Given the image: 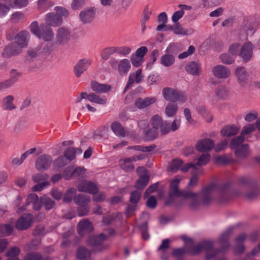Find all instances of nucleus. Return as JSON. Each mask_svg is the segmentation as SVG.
<instances>
[{
	"label": "nucleus",
	"mask_w": 260,
	"mask_h": 260,
	"mask_svg": "<svg viewBox=\"0 0 260 260\" xmlns=\"http://www.w3.org/2000/svg\"><path fill=\"white\" fill-rule=\"evenodd\" d=\"M182 176H177L170 183V196L182 197L189 207L193 209L199 207L201 203L207 204L212 199V195L216 193L224 196L228 190L230 184L225 183L217 188L214 185H211L204 188L201 192L195 193L191 191L184 192L179 189V184L183 179Z\"/></svg>",
	"instance_id": "nucleus-1"
},
{
	"label": "nucleus",
	"mask_w": 260,
	"mask_h": 260,
	"mask_svg": "<svg viewBox=\"0 0 260 260\" xmlns=\"http://www.w3.org/2000/svg\"><path fill=\"white\" fill-rule=\"evenodd\" d=\"M233 231V228H230L220 235L218 240L220 245L219 250L211 251L213 247L214 242L211 240H207L199 243L194 247L195 253H199L203 250H205L206 251V258L207 259H210L214 258L219 251H225L230 247L228 240Z\"/></svg>",
	"instance_id": "nucleus-2"
},
{
	"label": "nucleus",
	"mask_w": 260,
	"mask_h": 260,
	"mask_svg": "<svg viewBox=\"0 0 260 260\" xmlns=\"http://www.w3.org/2000/svg\"><path fill=\"white\" fill-rule=\"evenodd\" d=\"M30 30L36 37L45 42H50L54 39L52 28L45 23L39 26L37 21H33L30 25Z\"/></svg>",
	"instance_id": "nucleus-3"
},
{
	"label": "nucleus",
	"mask_w": 260,
	"mask_h": 260,
	"mask_svg": "<svg viewBox=\"0 0 260 260\" xmlns=\"http://www.w3.org/2000/svg\"><path fill=\"white\" fill-rule=\"evenodd\" d=\"M87 99L91 103L101 105H105L107 102V99L105 96H100L94 93L87 94V92H82L79 95L77 96L76 103H80L83 99Z\"/></svg>",
	"instance_id": "nucleus-4"
},
{
	"label": "nucleus",
	"mask_w": 260,
	"mask_h": 260,
	"mask_svg": "<svg viewBox=\"0 0 260 260\" xmlns=\"http://www.w3.org/2000/svg\"><path fill=\"white\" fill-rule=\"evenodd\" d=\"M71 38V32L64 27H60L56 30L54 43L57 45L66 44Z\"/></svg>",
	"instance_id": "nucleus-5"
},
{
	"label": "nucleus",
	"mask_w": 260,
	"mask_h": 260,
	"mask_svg": "<svg viewBox=\"0 0 260 260\" xmlns=\"http://www.w3.org/2000/svg\"><path fill=\"white\" fill-rule=\"evenodd\" d=\"M190 168H193V170L197 169L194 164L192 163L183 164V161L179 159H173L170 162L169 166V169L172 172H176L180 170L182 172H186Z\"/></svg>",
	"instance_id": "nucleus-6"
},
{
	"label": "nucleus",
	"mask_w": 260,
	"mask_h": 260,
	"mask_svg": "<svg viewBox=\"0 0 260 260\" xmlns=\"http://www.w3.org/2000/svg\"><path fill=\"white\" fill-rule=\"evenodd\" d=\"M163 120L161 117L156 114L152 117L151 119V124L152 126V129L147 131L145 133V136L149 139H153L156 137L157 131Z\"/></svg>",
	"instance_id": "nucleus-7"
},
{
	"label": "nucleus",
	"mask_w": 260,
	"mask_h": 260,
	"mask_svg": "<svg viewBox=\"0 0 260 260\" xmlns=\"http://www.w3.org/2000/svg\"><path fill=\"white\" fill-rule=\"evenodd\" d=\"M106 239V236L101 234L98 236H91L89 238L87 243L92 246L94 250L101 251L107 248V246L103 244L104 240Z\"/></svg>",
	"instance_id": "nucleus-8"
},
{
	"label": "nucleus",
	"mask_w": 260,
	"mask_h": 260,
	"mask_svg": "<svg viewBox=\"0 0 260 260\" xmlns=\"http://www.w3.org/2000/svg\"><path fill=\"white\" fill-rule=\"evenodd\" d=\"M52 162L51 156L43 154L40 156L36 161V168L38 170H46L48 169Z\"/></svg>",
	"instance_id": "nucleus-9"
},
{
	"label": "nucleus",
	"mask_w": 260,
	"mask_h": 260,
	"mask_svg": "<svg viewBox=\"0 0 260 260\" xmlns=\"http://www.w3.org/2000/svg\"><path fill=\"white\" fill-rule=\"evenodd\" d=\"M33 216L30 214L22 216L17 221L15 226L19 230H24L32 223Z\"/></svg>",
	"instance_id": "nucleus-10"
},
{
	"label": "nucleus",
	"mask_w": 260,
	"mask_h": 260,
	"mask_svg": "<svg viewBox=\"0 0 260 260\" xmlns=\"http://www.w3.org/2000/svg\"><path fill=\"white\" fill-rule=\"evenodd\" d=\"M253 45L250 42L245 43L241 47L239 56L243 61L247 62L249 61L253 55Z\"/></svg>",
	"instance_id": "nucleus-11"
},
{
	"label": "nucleus",
	"mask_w": 260,
	"mask_h": 260,
	"mask_svg": "<svg viewBox=\"0 0 260 260\" xmlns=\"http://www.w3.org/2000/svg\"><path fill=\"white\" fill-rule=\"evenodd\" d=\"M172 45H169L166 50V53L161 56L160 58V63L165 67H170L175 62V56L170 54L172 51Z\"/></svg>",
	"instance_id": "nucleus-12"
},
{
	"label": "nucleus",
	"mask_w": 260,
	"mask_h": 260,
	"mask_svg": "<svg viewBox=\"0 0 260 260\" xmlns=\"http://www.w3.org/2000/svg\"><path fill=\"white\" fill-rule=\"evenodd\" d=\"M213 75L218 79H226L231 75L229 69L222 65H217L212 68Z\"/></svg>",
	"instance_id": "nucleus-13"
},
{
	"label": "nucleus",
	"mask_w": 260,
	"mask_h": 260,
	"mask_svg": "<svg viewBox=\"0 0 260 260\" xmlns=\"http://www.w3.org/2000/svg\"><path fill=\"white\" fill-rule=\"evenodd\" d=\"M45 20L46 24L50 27H57L62 23L61 16L54 13H48L45 16Z\"/></svg>",
	"instance_id": "nucleus-14"
},
{
	"label": "nucleus",
	"mask_w": 260,
	"mask_h": 260,
	"mask_svg": "<svg viewBox=\"0 0 260 260\" xmlns=\"http://www.w3.org/2000/svg\"><path fill=\"white\" fill-rule=\"evenodd\" d=\"M214 146V142L210 139H203L199 140L196 148L200 152H203L211 150Z\"/></svg>",
	"instance_id": "nucleus-15"
},
{
	"label": "nucleus",
	"mask_w": 260,
	"mask_h": 260,
	"mask_svg": "<svg viewBox=\"0 0 260 260\" xmlns=\"http://www.w3.org/2000/svg\"><path fill=\"white\" fill-rule=\"evenodd\" d=\"M142 159L141 156H133L129 158H125L120 159L119 165L120 168L125 171H132L134 169V166L133 165V161Z\"/></svg>",
	"instance_id": "nucleus-16"
},
{
	"label": "nucleus",
	"mask_w": 260,
	"mask_h": 260,
	"mask_svg": "<svg viewBox=\"0 0 260 260\" xmlns=\"http://www.w3.org/2000/svg\"><path fill=\"white\" fill-rule=\"evenodd\" d=\"M77 188L79 191L86 192L91 194L96 193L99 189L95 183L86 181L79 184Z\"/></svg>",
	"instance_id": "nucleus-17"
},
{
	"label": "nucleus",
	"mask_w": 260,
	"mask_h": 260,
	"mask_svg": "<svg viewBox=\"0 0 260 260\" xmlns=\"http://www.w3.org/2000/svg\"><path fill=\"white\" fill-rule=\"evenodd\" d=\"M29 38L30 35L27 31H21L16 36V41L14 43H17L18 49L21 50L23 48L27 46Z\"/></svg>",
	"instance_id": "nucleus-18"
},
{
	"label": "nucleus",
	"mask_w": 260,
	"mask_h": 260,
	"mask_svg": "<svg viewBox=\"0 0 260 260\" xmlns=\"http://www.w3.org/2000/svg\"><path fill=\"white\" fill-rule=\"evenodd\" d=\"M91 64V61L89 59H83L78 61L74 67V73L77 77L86 71Z\"/></svg>",
	"instance_id": "nucleus-19"
},
{
	"label": "nucleus",
	"mask_w": 260,
	"mask_h": 260,
	"mask_svg": "<svg viewBox=\"0 0 260 260\" xmlns=\"http://www.w3.org/2000/svg\"><path fill=\"white\" fill-rule=\"evenodd\" d=\"M95 10L93 8H88L81 11L79 17L83 23H90L94 18Z\"/></svg>",
	"instance_id": "nucleus-20"
},
{
	"label": "nucleus",
	"mask_w": 260,
	"mask_h": 260,
	"mask_svg": "<svg viewBox=\"0 0 260 260\" xmlns=\"http://www.w3.org/2000/svg\"><path fill=\"white\" fill-rule=\"evenodd\" d=\"M93 230L91 222L88 219H84L80 221L78 225V231L80 235H84L91 232Z\"/></svg>",
	"instance_id": "nucleus-21"
},
{
	"label": "nucleus",
	"mask_w": 260,
	"mask_h": 260,
	"mask_svg": "<svg viewBox=\"0 0 260 260\" xmlns=\"http://www.w3.org/2000/svg\"><path fill=\"white\" fill-rule=\"evenodd\" d=\"M144 76L142 74V70L138 69L135 73L131 74L127 81L126 88L131 87L134 83H139L143 81Z\"/></svg>",
	"instance_id": "nucleus-22"
},
{
	"label": "nucleus",
	"mask_w": 260,
	"mask_h": 260,
	"mask_svg": "<svg viewBox=\"0 0 260 260\" xmlns=\"http://www.w3.org/2000/svg\"><path fill=\"white\" fill-rule=\"evenodd\" d=\"M26 201V205H28L31 204L33 209L36 211L39 210L42 206L41 198L39 199L36 193L29 194L27 198Z\"/></svg>",
	"instance_id": "nucleus-23"
},
{
	"label": "nucleus",
	"mask_w": 260,
	"mask_h": 260,
	"mask_svg": "<svg viewBox=\"0 0 260 260\" xmlns=\"http://www.w3.org/2000/svg\"><path fill=\"white\" fill-rule=\"evenodd\" d=\"M156 101V99L154 97L139 98L136 100L135 105L139 109H143L155 103Z\"/></svg>",
	"instance_id": "nucleus-24"
},
{
	"label": "nucleus",
	"mask_w": 260,
	"mask_h": 260,
	"mask_svg": "<svg viewBox=\"0 0 260 260\" xmlns=\"http://www.w3.org/2000/svg\"><path fill=\"white\" fill-rule=\"evenodd\" d=\"M14 97L8 95L2 100V107L5 110L12 111L16 109V106L14 104Z\"/></svg>",
	"instance_id": "nucleus-25"
},
{
	"label": "nucleus",
	"mask_w": 260,
	"mask_h": 260,
	"mask_svg": "<svg viewBox=\"0 0 260 260\" xmlns=\"http://www.w3.org/2000/svg\"><path fill=\"white\" fill-rule=\"evenodd\" d=\"M131 65L128 59L124 58L120 60L117 65V71L120 75H126L130 70Z\"/></svg>",
	"instance_id": "nucleus-26"
},
{
	"label": "nucleus",
	"mask_w": 260,
	"mask_h": 260,
	"mask_svg": "<svg viewBox=\"0 0 260 260\" xmlns=\"http://www.w3.org/2000/svg\"><path fill=\"white\" fill-rule=\"evenodd\" d=\"M20 51L17 47V44L12 43L5 47L3 55L5 57H10L18 54Z\"/></svg>",
	"instance_id": "nucleus-27"
},
{
	"label": "nucleus",
	"mask_w": 260,
	"mask_h": 260,
	"mask_svg": "<svg viewBox=\"0 0 260 260\" xmlns=\"http://www.w3.org/2000/svg\"><path fill=\"white\" fill-rule=\"evenodd\" d=\"M92 90L96 92L106 93L111 89V86L105 84H100L96 81H92L90 84Z\"/></svg>",
	"instance_id": "nucleus-28"
},
{
	"label": "nucleus",
	"mask_w": 260,
	"mask_h": 260,
	"mask_svg": "<svg viewBox=\"0 0 260 260\" xmlns=\"http://www.w3.org/2000/svg\"><path fill=\"white\" fill-rule=\"evenodd\" d=\"M239 128L234 125H228L224 126L220 131L221 135L223 137H231L236 135Z\"/></svg>",
	"instance_id": "nucleus-29"
},
{
	"label": "nucleus",
	"mask_w": 260,
	"mask_h": 260,
	"mask_svg": "<svg viewBox=\"0 0 260 260\" xmlns=\"http://www.w3.org/2000/svg\"><path fill=\"white\" fill-rule=\"evenodd\" d=\"M250 153L249 146L247 144L241 145L235 149V153L237 157L239 158H246Z\"/></svg>",
	"instance_id": "nucleus-30"
},
{
	"label": "nucleus",
	"mask_w": 260,
	"mask_h": 260,
	"mask_svg": "<svg viewBox=\"0 0 260 260\" xmlns=\"http://www.w3.org/2000/svg\"><path fill=\"white\" fill-rule=\"evenodd\" d=\"M177 89L171 87H165L162 89L164 99L167 101L174 102Z\"/></svg>",
	"instance_id": "nucleus-31"
},
{
	"label": "nucleus",
	"mask_w": 260,
	"mask_h": 260,
	"mask_svg": "<svg viewBox=\"0 0 260 260\" xmlns=\"http://www.w3.org/2000/svg\"><path fill=\"white\" fill-rule=\"evenodd\" d=\"M178 110V106L177 104L169 102L165 107V113L167 117L171 118L176 115Z\"/></svg>",
	"instance_id": "nucleus-32"
},
{
	"label": "nucleus",
	"mask_w": 260,
	"mask_h": 260,
	"mask_svg": "<svg viewBox=\"0 0 260 260\" xmlns=\"http://www.w3.org/2000/svg\"><path fill=\"white\" fill-rule=\"evenodd\" d=\"M171 29L175 34L178 35L186 36L191 35L193 32V30L192 29L185 28L182 27L179 23H176Z\"/></svg>",
	"instance_id": "nucleus-33"
},
{
	"label": "nucleus",
	"mask_w": 260,
	"mask_h": 260,
	"mask_svg": "<svg viewBox=\"0 0 260 260\" xmlns=\"http://www.w3.org/2000/svg\"><path fill=\"white\" fill-rule=\"evenodd\" d=\"M21 75V73L20 72L14 69L10 71V78L5 81L7 88L12 86L15 83H16L20 77Z\"/></svg>",
	"instance_id": "nucleus-34"
},
{
	"label": "nucleus",
	"mask_w": 260,
	"mask_h": 260,
	"mask_svg": "<svg viewBox=\"0 0 260 260\" xmlns=\"http://www.w3.org/2000/svg\"><path fill=\"white\" fill-rule=\"evenodd\" d=\"M235 74L240 84H244L247 81L246 71L243 67H238L235 70Z\"/></svg>",
	"instance_id": "nucleus-35"
},
{
	"label": "nucleus",
	"mask_w": 260,
	"mask_h": 260,
	"mask_svg": "<svg viewBox=\"0 0 260 260\" xmlns=\"http://www.w3.org/2000/svg\"><path fill=\"white\" fill-rule=\"evenodd\" d=\"M185 69L187 73L193 76H198L200 74L199 64L195 61H191L187 63Z\"/></svg>",
	"instance_id": "nucleus-36"
},
{
	"label": "nucleus",
	"mask_w": 260,
	"mask_h": 260,
	"mask_svg": "<svg viewBox=\"0 0 260 260\" xmlns=\"http://www.w3.org/2000/svg\"><path fill=\"white\" fill-rule=\"evenodd\" d=\"M13 7V0H5L0 2V16H4Z\"/></svg>",
	"instance_id": "nucleus-37"
},
{
	"label": "nucleus",
	"mask_w": 260,
	"mask_h": 260,
	"mask_svg": "<svg viewBox=\"0 0 260 260\" xmlns=\"http://www.w3.org/2000/svg\"><path fill=\"white\" fill-rule=\"evenodd\" d=\"M91 201L90 197L88 196L78 194L74 198L76 204L80 207L87 205Z\"/></svg>",
	"instance_id": "nucleus-38"
},
{
	"label": "nucleus",
	"mask_w": 260,
	"mask_h": 260,
	"mask_svg": "<svg viewBox=\"0 0 260 260\" xmlns=\"http://www.w3.org/2000/svg\"><path fill=\"white\" fill-rule=\"evenodd\" d=\"M111 129L113 133L118 137H122L125 135V132L121 124L118 122H114L111 124Z\"/></svg>",
	"instance_id": "nucleus-39"
},
{
	"label": "nucleus",
	"mask_w": 260,
	"mask_h": 260,
	"mask_svg": "<svg viewBox=\"0 0 260 260\" xmlns=\"http://www.w3.org/2000/svg\"><path fill=\"white\" fill-rule=\"evenodd\" d=\"M91 252L84 247H80L77 251V257L80 260H87L90 257Z\"/></svg>",
	"instance_id": "nucleus-40"
},
{
	"label": "nucleus",
	"mask_w": 260,
	"mask_h": 260,
	"mask_svg": "<svg viewBox=\"0 0 260 260\" xmlns=\"http://www.w3.org/2000/svg\"><path fill=\"white\" fill-rule=\"evenodd\" d=\"M216 94L218 98L226 99L230 96V91L228 88L222 86L217 89Z\"/></svg>",
	"instance_id": "nucleus-41"
},
{
	"label": "nucleus",
	"mask_w": 260,
	"mask_h": 260,
	"mask_svg": "<svg viewBox=\"0 0 260 260\" xmlns=\"http://www.w3.org/2000/svg\"><path fill=\"white\" fill-rule=\"evenodd\" d=\"M149 182V178L147 174L142 175L140 178L137 181L135 187L138 189H143L148 184Z\"/></svg>",
	"instance_id": "nucleus-42"
},
{
	"label": "nucleus",
	"mask_w": 260,
	"mask_h": 260,
	"mask_svg": "<svg viewBox=\"0 0 260 260\" xmlns=\"http://www.w3.org/2000/svg\"><path fill=\"white\" fill-rule=\"evenodd\" d=\"M116 47H110L104 49L101 52V57L107 60L111 55L116 53Z\"/></svg>",
	"instance_id": "nucleus-43"
},
{
	"label": "nucleus",
	"mask_w": 260,
	"mask_h": 260,
	"mask_svg": "<svg viewBox=\"0 0 260 260\" xmlns=\"http://www.w3.org/2000/svg\"><path fill=\"white\" fill-rule=\"evenodd\" d=\"M151 15V11L149 10L148 7H145L143 13V16L141 20V25L142 31H144L146 28V23L149 19Z\"/></svg>",
	"instance_id": "nucleus-44"
},
{
	"label": "nucleus",
	"mask_w": 260,
	"mask_h": 260,
	"mask_svg": "<svg viewBox=\"0 0 260 260\" xmlns=\"http://www.w3.org/2000/svg\"><path fill=\"white\" fill-rule=\"evenodd\" d=\"M41 201L42 205L44 206L45 209L47 210L52 209L55 205V203L54 201L45 196L41 197Z\"/></svg>",
	"instance_id": "nucleus-45"
},
{
	"label": "nucleus",
	"mask_w": 260,
	"mask_h": 260,
	"mask_svg": "<svg viewBox=\"0 0 260 260\" xmlns=\"http://www.w3.org/2000/svg\"><path fill=\"white\" fill-rule=\"evenodd\" d=\"M13 228L9 224H0V237L10 235L13 232Z\"/></svg>",
	"instance_id": "nucleus-46"
},
{
	"label": "nucleus",
	"mask_w": 260,
	"mask_h": 260,
	"mask_svg": "<svg viewBox=\"0 0 260 260\" xmlns=\"http://www.w3.org/2000/svg\"><path fill=\"white\" fill-rule=\"evenodd\" d=\"M76 193V189L75 188H70L68 189L63 196V201L66 203L70 202Z\"/></svg>",
	"instance_id": "nucleus-47"
},
{
	"label": "nucleus",
	"mask_w": 260,
	"mask_h": 260,
	"mask_svg": "<svg viewBox=\"0 0 260 260\" xmlns=\"http://www.w3.org/2000/svg\"><path fill=\"white\" fill-rule=\"evenodd\" d=\"M76 150L73 147L67 148L64 152V156L69 161L73 160L75 158Z\"/></svg>",
	"instance_id": "nucleus-48"
},
{
	"label": "nucleus",
	"mask_w": 260,
	"mask_h": 260,
	"mask_svg": "<svg viewBox=\"0 0 260 260\" xmlns=\"http://www.w3.org/2000/svg\"><path fill=\"white\" fill-rule=\"evenodd\" d=\"M244 137L241 134V136L233 139L231 142V147L235 149L240 147V144L244 141Z\"/></svg>",
	"instance_id": "nucleus-49"
},
{
	"label": "nucleus",
	"mask_w": 260,
	"mask_h": 260,
	"mask_svg": "<svg viewBox=\"0 0 260 260\" xmlns=\"http://www.w3.org/2000/svg\"><path fill=\"white\" fill-rule=\"evenodd\" d=\"M132 63L135 67H140L144 62V58H141L139 56L132 54L131 57Z\"/></svg>",
	"instance_id": "nucleus-50"
},
{
	"label": "nucleus",
	"mask_w": 260,
	"mask_h": 260,
	"mask_svg": "<svg viewBox=\"0 0 260 260\" xmlns=\"http://www.w3.org/2000/svg\"><path fill=\"white\" fill-rule=\"evenodd\" d=\"M210 155L209 154H203L198 159L197 165L199 166H205L209 162L210 160Z\"/></svg>",
	"instance_id": "nucleus-51"
},
{
	"label": "nucleus",
	"mask_w": 260,
	"mask_h": 260,
	"mask_svg": "<svg viewBox=\"0 0 260 260\" xmlns=\"http://www.w3.org/2000/svg\"><path fill=\"white\" fill-rule=\"evenodd\" d=\"M187 96L185 92L177 90L174 102L178 101L184 103L187 100Z\"/></svg>",
	"instance_id": "nucleus-52"
},
{
	"label": "nucleus",
	"mask_w": 260,
	"mask_h": 260,
	"mask_svg": "<svg viewBox=\"0 0 260 260\" xmlns=\"http://www.w3.org/2000/svg\"><path fill=\"white\" fill-rule=\"evenodd\" d=\"M20 249L17 247H13L10 248L6 253V256L10 258L18 257L20 254Z\"/></svg>",
	"instance_id": "nucleus-53"
},
{
	"label": "nucleus",
	"mask_w": 260,
	"mask_h": 260,
	"mask_svg": "<svg viewBox=\"0 0 260 260\" xmlns=\"http://www.w3.org/2000/svg\"><path fill=\"white\" fill-rule=\"evenodd\" d=\"M255 129V126L254 124H249L244 126L242 131L241 134L243 135H247L250 134Z\"/></svg>",
	"instance_id": "nucleus-54"
},
{
	"label": "nucleus",
	"mask_w": 260,
	"mask_h": 260,
	"mask_svg": "<svg viewBox=\"0 0 260 260\" xmlns=\"http://www.w3.org/2000/svg\"><path fill=\"white\" fill-rule=\"evenodd\" d=\"M116 50L117 53L122 56H126L127 54H129L132 51L131 48L127 46H122L119 47H116Z\"/></svg>",
	"instance_id": "nucleus-55"
},
{
	"label": "nucleus",
	"mask_w": 260,
	"mask_h": 260,
	"mask_svg": "<svg viewBox=\"0 0 260 260\" xmlns=\"http://www.w3.org/2000/svg\"><path fill=\"white\" fill-rule=\"evenodd\" d=\"M159 128L162 135H166L171 131L170 124L167 121H163Z\"/></svg>",
	"instance_id": "nucleus-56"
},
{
	"label": "nucleus",
	"mask_w": 260,
	"mask_h": 260,
	"mask_svg": "<svg viewBox=\"0 0 260 260\" xmlns=\"http://www.w3.org/2000/svg\"><path fill=\"white\" fill-rule=\"evenodd\" d=\"M220 59L222 62L225 64H229L234 62V58L229 54L225 53L220 56Z\"/></svg>",
	"instance_id": "nucleus-57"
},
{
	"label": "nucleus",
	"mask_w": 260,
	"mask_h": 260,
	"mask_svg": "<svg viewBox=\"0 0 260 260\" xmlns=\"http://www.w3.org/2000/svg\"><path fill=\"white\" fill-rule=\"evenodd\" d=\"M141 196V193L139 191H133L131 194L130 202L133 204H137L139 201Z\"/></svg>",
	"instance_id": "nucleus-58"
},
{
	"label": "nucleus",
	"mask_w": 260,
	"mask_h": 260,
	"mask_svg": "<svg viewBox=\"0 0 260 260\" xmlns=\"http://www.w3.org/2000/svg\"><path fill=\"white\" fill-rule=\"evenodd\" d=\"M195 51V48L193 46H190L187 51H185L183 53H180L178 55V58L180 59H183L187 57V56L192 54Z\"/></svg>",
	"instance_id": "nucleus-59"
},
{
	"label": "nucleus",
	"mask_w": 260,
	"mask_h": 260,
	"mask_svg": "<svg viewBox=\"0 0 260 260\" xmlns=\"http://www.w3.org/2000/svg\"><path fill=\"white\" fill-rule=\"evenodd\" d=\"M24 18V14L20 12H17L12 14L11 20L13 22L18 23Z\"/></svg>",
	"instance_id": "nucleus-60"
},
{
	"label": "nucleus",
	"mask_w": 260,
	"mask_h": 260,
	"mask_svg": "<svg viewBox=\"0 0 260 260\" xmlns=\"http://www.w3.org/2000/svg\"><path fill=\"white\" fill-rule=\"evenodd\" d=\"M38 6L40 9H46L49 7H51L53 5V4L47 0H39L38 1Z\"/></svg>",
	"instance_id": "nucleus-61"
},
{
	"label": "nucleus",
	"mask_w": 260,
	"mask_h": 260,
	"mask_svg": "<svg viewBox=\"0 0 260 260\" xmlns=\"http://www.w3.org/2000/svg\"><path fill=\"white\" fill-rule=\"evenodd\" d=\"M184 14V11L183 10H179L174 12L172 16V20L173 22H177L181 19Z\"/></svg>",
	"instance_id": "nucleus-62"
},
{
	"label": "nucleus",
	"mask_w": 260,
	"mask_h": 260,
	"mask_svg": "<svg viewBox=\"0 0 260 260\" xmlns=\"http://www.w3.org/2000/svg\"><path fill=\"white\" fill-rule=\"evenodd\" d=\"M147 52L148 48L146 46H142L138 48L134 54L141 58H144Z\"/></svg>",
	"instance_id": "nucleus-63"
},
{
	"label": "nucleus",
	"mask_w": 260,
	"mask_h": 260,
	"mask_svg": "<svg viewBox=\"0 0 260 260\" xmlns=\"http://www.w3.org/2000/svg\"><path fill=\"white\" fill-rule=\"evenodd\" d=\"M41 258L40 254L38 252H34L27 254L24 260H40Z\"/></svg>",
	"instance_id": "nucleus-64"
}]
</instances>
